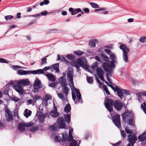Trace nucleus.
Segmentation results:
<instances>
[{
	"instance_id": "cd10ccee",
	"label": "nucleus",
	"mask_w": 146,
	"mask_h": 146,
	"mask_svg": "<svg viewBox=\"0 0 146 146\" xmlns=\"http://www.w3.org/2000/svg\"><path fill=\"white\" fill-rule=\"evenodd\" d=\"M64 118L66 122L68 124L70 123L71 120V114H66L64 116Z\"/></svg>"
},
{
	"instance_id": "9b49d317",
	"label": "nucleus",
	"mask_w": 146,
	"mask_h": 146,
	"mask_svg": "<svg viewBox=\"0 0 146 146\" xmlns=\"http://www.w3.org/2000/svg\"><path fill=\"white\" fill-rule=\"evenodd\" d=\"M124 104H125L124 103L120 102L119 100H116L114 102V107L115 110L118 111H120Z\"/></svg>"
},
{
	"instance_id": "4c0bfd02",
	"label": "nucleus",
	"mask_w": 146,
	"mask_h": 146,
	"mask_svg": "<svg viewBox=\"0 0 146 146\" xmlns=\"http://www.w3.org/2000/svg\"><path fill=\"white\" fill-rule=\"evenodd\" d=\"M78 61H75L72 64V65L73 66L76 67V68L80 67V66L78 60Z\"/></svg>"
},
{
	"instance_id": "c756f323",
	"label": "nucleus",
	"mask_w": 146,
	"mask_h": 146,
	"mask_svg": "<svg viewBox=\"0 0 146 146\" xmlns=\"http://www.w3.org/2000/svg\"><path fill=\"white\" fill-rule=\"evenodd\" d=\"M18 129L20 131H24L25 129V127L24 123H20L17 127Z\"/></svg>"
},
{
	"instance_id": "aec40b11",
	"label": "nucleus",
	"mask_w": 146,
	"mask_h": 146,
	"mask_svg": "<svg viewBox=\"0 0 146 146\" xmlns=\"http://www.w3.org/2000/svg\"><path fill=\"white\" fill-rule=\"evenodd\" d=\"M54 109L52 110L50 113V115L54 117H58L59 113L57 112V109L56 106H54Z\"/></svg>"
},
{
	"instance_id": "72a5a7b5",
	"label": "nucleus",
	"mask_w": 146,
	"mask_h": 146,
	"mask_svg": "<svg viewBox=\"0 0 146 146\" xmlns=\"http://www.w3.org/2000/svg\"><path fill=\"white\" fill-rule=\"evenodd\" d=\"M112 70H111L110 72H106L108 73H107L106 74V77L107 79V80L109 82L110 84H112V81L111 79L110 78V76H111V72Z\"/></svg>"
},
{
	"instance_id": "de8ad7c7",
	"label": "nucleus",
	"mask_w": 146,
	"mask_h": 146,
	"mask_svg": "<svg viewBox=\"0 0 146 146\" xmlns=\"http://www.w3.org/2000/svg\"><path fill=\"white\" fill-rule=\"evenodd\" d=\"M120 133L121 137L125 139L126 137V133L124 131L120 130Z\"/></svg>"
},
{
	"instance_id": "052dcab7",
	"label": "nucleus",
	"mask_w": 146,
	"mask_h": 146,
	"mask_svg": "<svg viewBox=\"0 0 146 146\" xmlns=\"http://www.w3.org/2000/svg\"><path fill=\"white\" fill-rule=\"evenodd\" d=\"M143 104L144 106H143L142 104H141V108L143 109L144 112H146V103L145 102H143Z\"/></svg>"
},
{
	"instance_id": "3c124183",
	"label": "nucleus",
	"mask_w": 146,
	"mask_h": 146,
	"mask_svg": "<svg viewBox=\"0 0 146 146\" xmlns=\"http://www.w3.org/2000/svg\"><path fill=\"white\" fill-rule=\"evenodd\" d=\"M61 62H65L67 64L68 63V61L63 56H61V59L60 60Z\"/></svg>"
},
{
	"instance_id": "f257e3e1",
	"label": "nucleus",
	"mask_w": 146,
	"mask_h": 146,
	"mask_svg": "<svg viewBox=\"0 0 146 146\" xmlns=\"http://www.w3.org/2000/svg\"><path fill=\"white\" fill-rule=\"evenodd\" d=\"M110 58L112 61H108V62H104L103 64V68L106 72H110L115 67L114 63L117 62V57L115 54L111 53L110 54Z\"/></svg>"
},
{
	"instance_id": "774afa93",
	"label": "nucleus",
	"mask_w": 146,
	"mask_h": 146,
	"mask_svg": "<svg viewBox=\"0 0 146 146\" xmlns=\"http://www.w3.org/2000/svg\"><path fill=\"white\" fill-rule=\"evenodd\" d=\"M0 62L1 63H8V62H7L6 59L3 58H0Z\"/></svg>"
},
{
	"instance_id": "e2e57ef3",
	"label": "nucleus",
	"mask_w": 146,
	"mask_h": 146,
	"mask_svg": "<svg viewBox=\"0 0 146 146\" xmlns=\"http://www.w3.org/2000/svg\"><path fill=\"white\" fill-rule=\"evenodd\" d=\"M58 96L59 98L62 99L63 101L65 99V98L63 95L61 93H58Z\"/></svg>"
},
{
	"instance_id": "c85d7f7f",
	"label": "nucleus",
	"mask_w": 146,
	"mask_h": 146,
	"mask_svg": "<svg viewBox=\"0 0 146 146\" xmlns=\"http://www.w3.org/2000/svg\"><path fill=\"white\" fill-rule=\"evenodd\" d=\"M138 139L140 141H143L145 140L146 139V133H144L138 137Z\"/></svg>"
},
{
	"instance_id": "a19ab883",
	"label": "nucleus",
	"mask_w": 146,
	"mask_h": 146,
	"mask_svg": "<svg viewBox=\"0 0 146 146\" xmlns=\"http://www.w3.org/2000/svg\"><path fill=\"white\" fill-rule=\"evenodd\" d=\"M90 4L91 7L94 8H99L98 5L96 3L93 2H90Z\"/></svg>"
},
{
	"instance_id": "338daca9",
	"label": "nucleus",
	"mask_w": 146,
	"mask_h": 146,
	"mask_svg": "<svg viewBox=\"0 0 146 146\" xmlns=\"http://www.w3.org/2000/svg\"><path fill=\"white\" fill-rule=\"evenodd\" d=\"M56 84L55 82H53L52 83H49L48 84V86L50 87H54L56 85Z\"/></svg>"
},
{
	"instance_id": "c9c22d12",
	"label": "nucleus",
	"mask_w": 146,
	"mask_h": 146,
	"mask_svg": "<svg viewBox=\"0 0 146 146\" xmlns=\"http://www.w3.org/2000/svg\"><path fill=\"white\" fill-rule=\"evenodd\" d=\"M98 42L97 40H92L89 43V45L91 47H94L95 46V44Z\"/></svg>"
},
{
	"instance_id": "f704fd0d",
	"label": "nucleus",
	"mask_w": 146,
	"mask_h": 146,
	"mask_svg": "<svg viewBox=\"0 0 146 146\" xmlns=\"http://www.w3.org/2000/svg\"><path fill=\"white\" fill-rule=\"evenodd\" d=\"M62 87V90H63L64 93L65 94L66 96L68 94V92L70 90V89L69 88L66 86Z\"/></svg>"
},
{
	"instance_id": "bf43d9fd",
	"label": "nucleus",
	"mask_w": 146,
	"mask_h": 146,
	"mask_svg": "<svg viewBox=\"0 0 146 146\" xmlns=\"http://www.w3.org/2000/svg\"><path fill=\"white\" fill-rule=\"evenodd\" d=\"M139 41L142 42H146V36H143L141 37L139 39Z\"/></svg>"
},
{
	"instance_id": "f3484780",
	"label": "nucleus",
	"mask_w": 146,
	"mask_h": 146,
	"mask_svg": "<svg viewBox=\"0 0 146 146\" xmlns=\"http://www.w3.org/2000/svg\"><path fill=\"white\" fill-rule=\"evenodd\" d=\"M52 68L51 66H46L42 69H39L36 70H34L35 74H44V71H47Z\"/></svg>"
},
{
	"instance_id": "a878e982",
	"label": "nucleus",
	"mask_w": 146,
	"mask_h": 146,
	"mask_svg": "<svg viewBox=\"0 0 146 146\" xmlns=\"http://www.w3.org/2000/svg\"><path fill=\"white\" fill-rule=\"evenodd\" d=\"M59 66V64L58 63H56L51 66V67H52V68L54 70H55L56 72L58 73L60 72Z\"/></svg>"
},
{
	"instance_id": "9d476101",
	"label": "nucleus",
	"mask_w": 146,
	"mask_h": 146,
	"mask_svg": "<svg viewBox=\"0 0 146 146\" xmlns=\"http://www.w3.org/2000/svg\"><path fill=\"white\" fill-rule=\"evenodd\" d=\"M78 60L81 66L85 69H88L89 66L87 64V60L85 57H82L81 58H78Z\"/></svg>"
},
{
	"instance_id": "49530a36",
	"label": "nucleus",
	"mask_w": 146,
	"mask_h": 146,
	"mask_svg": "<svg viewBox=\"0 0 146 146\" xmlns=\"http://www.w3.org/2000/svg\"><path fill=\"white\" fill-rule=\"evenodd\" d=\"M74 53L77 55L81 56L83 54L84 52L80 50H76L74 52Z\"/></svg>"
},
{
	"instance_id": "1a4fd4ad",
	"label": "nucleus",
	"mask_w": 146,
	"mask_h": 146,
	"mask_svg": "<svg viewBox=\"0 0 146 146\" xmlns=\"http://www.w3.org/2000/svg\"><path fill=\"white\" fill-rule=\"evenodd\" d=\"M56 123V124L59 129H64L66 128L65 123L63 117H58Z\"/></svg>"
},
{
	"instance_id": "8fccbe9b",
	"label": "nucleus",
	"mask_w": 146,
	"mask_h": 146,
	"mask_svg": "<svg viewBox=\"0 0 146 146\" xmlns=\"http://www.w3.org/2000/svg\"><path fill=\"white\" fill-rule=\"evenodd\" d=\"M87 79L88 83L90 84H92L93 83V77H90L88 78L87 77Z\"/></svg>"
},
{
	"instance_id": "ddd939ff",
	"label": "nucleus",
	"mask_w": 146,
	"mask_h": 146,
	"mask_svg": "<svg viewBox=\"0 0 146 146\" xmlns=\"http://www.w3.org/2000/svg\"><path fill=\"white\" fill-rule=\"evenodd\" d=\"M5 115L7 120L8 121H12L13 117L11 111L7 108L5 109Z\"/></svg>"
},
{
	"instance_id": "393cba45",
	"label": "nucleus",
	"mask_w": 146,
	"mask_h": 146,
	"mask_svg": "<svg viewBox=\"0 0 146 146\" xmlns=\"http://www.w3.org/2000/svg\"><path fill=\"white\" fill-rule=\"evenodd\" d=\"M13 82H10L6 85V88L3 91V94L5 95H7L9 96L8 94L9 91V86L10 85H13Z\"/></svg>"
},
{
	"instance_id": "dca6fc26",
	"label": "nucleus",
	"mask_w": 146,
	"mask_h": 146,
	"mask_svg": "<svg viewBox=\"0 0 146 146\" xmlns=\"http://www.w3.org/2000/svg\"><path fill=\"white\" fill-rule=\"evenodd\" d=\"M69 11L70 12H71V14L72 15H74L79 12H81V14L82 15H83L84 13V12L82 11L81 9L80 8L74 9L73 8L70 7L69 9Z\"/></svg>"
},
{
	"instance_id": "6ab92c4d",
	"label": "nucleus",
	"mask_w": 146,
	"mask_h": 146,
	"mask_svg": "<svg viewBox=\"0 0 146 146\" xmlns=\"http://www.w3.org/2000/svg\"><path fill=\"white\" fill-rule=\"evenodd\" d=\"M62 140L61 142V144L64 146H68L66 144L67 143L68 135L65 132L62 134Z\"/></svg>"
},
{
	"instance_id": "5fc2aeb1",
	"label": "nucleus",
	"mask_w": 146,
	"mask_h": 146,
	"mask_svg": "<svg viewBox=\"0 0 146 146\" xmlns=\"http://www.w3.org/2000/svg\"><path fill=\"white\" fill-rule=\"evenodd\" d=\"M14 17L13 15H6L5 17V19L6 21H8L9 20L11 19Z\"/></svg>"
},
{
	"instance_id": "ea45409f",
	"label": "nucleus",
	"mask_w": 146,
	"mask_h": 146,
	"mask_svg": "<svg viewBox=\"0 0 146 146\" xmlns=\"http://www.w3.org/2000/svg\"><path fill=\"white\" fill-rule=\"evenodd\" d=\"M125 130L126 131V133H127L129 134H133V131L132 130L129 129L128 127L127 126L125 127Z\"/></svg>"
},
{
	"instance_id": "bb28decb",
	"label": "nucleus",
	"mask_w": 146,
	"mask_h": 146,
	"mask_svg": "<svg viewBox=\"0 0 146 146\" xmlns=\"http://www.w3.org/2000/svg\"><path fill=\"white\" fill-rule=\"evenodd\" d=\"M96 73L98 76L103 75L104 71L101 67H98L96 69Z\"/></svg>"
},
{
	"instance_id": "0e129e2a",
	"label": "nucleus",
	"mask_w": 146,
	"mask_h": 146,
	"mask_svg": "<svg viewBox=\"0 0 146 146\" xmlns=\"http://www.w3.org/2000/svg\"><path fill=\"white\" fill-rule=\"evenodd\" d=\"M24 124L25 126L28 127L32 126L34 124V123H33L29 122L26 123H24Z\"/></svg>"
},
{
	"instance_id": "13d9d810",
	"label": "nucleus",
	"mask_w": 146,
	"mask_h": 146,
	"mask_svg": "<svg viewBox=\"0 0 146 146\" xmlns=\"http://www.w3.org/2000/svg\"><path fill=\"white\" fill-rule=\"evenodd\" d=\"M38 129V127H31L29 129V130L32 132H33L35 131H36Z\"/></svg>"
},
{
	"instance_id": "09e8293b",
	"label": "nucleus",
	"mask_w": 146,
	"mask_h": 146,
	"mask_svg": "<svg viewBox=\"0 0 146 146\" xmlns=\"http://www.w3.org/2000/svg\"><path fill=\"white\" fill-rule=\"evenodd\" d=\"M66 57L70 60H72L75 59V56L72 55L68 54L67 55Z\"/></svg>"
},
{
	"instance_id": "6e6d98bb",
	"label": "nucleus",
	"mask_w": 146,
	"mask_h": 146,
	"mask_svg": "<svg viewBox=\"0 0 146 146\" xmlns=\"http://www.w3.org/2000/svg\"><path fill=\"white\" fill-rule=\"evenodd\" d=\"M12 67L15 70H17V69H18L21 68H25V69L26 68H25L24 67H23L19 66L13 65V66Z\"/></svg>"
},
{
	"instance_id": "2f4dec72",
	"label": "nucleus",
	"mask_w": 146,
	"mask_h": 146,
	"mask_svg": "<svg viewBox=\"0 0 146 146\" xmlns=\"http://www.w3.org/2000/svg\"><path fill=\"white\" fill-rule=\"evenodd\" d=\"M71 110V106L70 104L68 103L66 105L64 108V111L66 113H68Z\"/></svg>"
},
{
	"instance_id": "7ed1b4c3",
	"label": "nucleus",
	"mask_w": 146,
	"mask_h": 146,
	"mask_svg": "<svg viewBox=\"0 0 146 146\" xmlns=\"http://www.w3.org/2000/svg\"><path fill=\"white\" fill-rule=\"evenodd\" d=\"M73 88L74 91L76 93L78 98L77 99H76V97L75 94H72V98L73 100L75 102V104H77L78 103L82 104L83 103V101L82 98L81 94L79 90L77 88H76L74 87V88Z\"/></svg>"
},
{
	"instance_id": "a211bd4d",
	"label": "nucleus",
	"mask_w": 146,
	"mask_h": 146,
	"mask_svg": "<svg viewBox=\"0 0 146 146\" xmlns=\"http://www.w3.org/2000/svg\"><path fill=\"white\" fill-rule=\"evenodd\" d=\"M36 116H38V119L40 123H44L46 116L44 114L41 113H38V111H37Z\"/></svg>"
},
{
	"instance_id": "f03ea898",
	"label": "nucleus",
	"mask_w": 146,
	"mask_h": 146,
	"mask_svg": "<svg viewBox=\"0 0 146 146\" xmlns=\"http://www.w3.org/2000/svg\"><path fill=\"white\" fill-rule=\"evenodd\" d=\"M30 84V82L28 79L23 80H20L17 82V84L13 86L14 89L18 92L20 95L23 94L24 91L22 87L25 86L29 85Z\"/></svg>"
},
{
	"instance_id": "412c9836",
	"label": "nucleus",
	"mask_w": 146,
	"mask_h": 146,
	"mask_svg": "<svg viewBox=\"0 0 146 146\" xmlns=\"http://www.w3.org/2000/svg\"><path fill=\"white\" fill-rule=\"evenodd\" d=\"M44 75L47 77L49 81L54 82L56 80L55 77L51 73L46 74H44Z\"/></svg>"
},
{
	"instance_id": "864d4df0",
	"label": "nucleus",
	"mask_w": 146,
	"mask_h": 146,
	"mask_svg": "<svg viewBox=\"0 0 146 146\" xmlns=\"http://www.w3.org/2000/svg\"><path fill=\"white\" fill-rule=\"evenodd\" d=\"M102 57L104 58V60L106 61L105 62H108L109 61V58L105 54H102Z\"/></svg>"
},
{
	"instance_id": "5701e85b",
	"label": "nucleus",
	"mask_w": 146,
	"mask_h": 146,
	"mask_svg": "<svg viewBox=\"0 0 146 146\" xmlns=\"http://www.w3.org/2000/svg\"><path fill=\"white\" fill-rule=\"evenodd\" d=\"M59 81L61 84L62 87L65 86L67 85L66 80L64 78V76H61L59 78Z\"/></svg>"
},
{
	"instance_id": "58836bf2",
	"label": "nucleus",
	"mask_w": 146,
	"mask_h": 146,
	"mask_svg": "<svg viewBox=\"0 0 146 146\" xmlns=\"http://www.w3.org/2000/svg\"><path fill=\"white\" fill-rule=\"evenodd\" d=\"M127 120H128V122H126L127 123L130 125L134 126L135 121L134 120L133 118Z\"/></svg>"
},
{
	"instance_id": "4be33fe9",
	"label": "nucleus",
	"mask_w": 146,
	"mask_h": 146,
	"mask_svg": "<svg viewBox=\"0 0 146 146\" xmlns=\"http://www.w3.org/2000/svg\"><path fill=\"white\" fill-rule=\"evenodd\" d=\"M80 143V141L78 145L77 141L73 139L70 142H67L66 145L68 146H79V144Z\"/></svg>"
},
{
	"instance_id": "2eb2a0df",
	"label": "nucleus",
	"mask_w": 146,
	"mask_h": 146,
	"mask_svg": "<svg viewBox=\"0 0 146 146\" xmlns=\"http://www.w3.org/2000/svg\"><path fill=\"white\" fill-rule=\"evenodd\" d=\"M17 73L19 75L29 74H35L34 70L25 71L23 70H18Z\"/></svg>"
},
{
	"instance_id": "c03bdc74",
	"label": "nucleus",
	"mask_w": 146,
	"mask_h": 146,
	"mask_svg": "<svg viewBox=\"0 0 146 146\" xmlns=\"http://www.w3.org/2000/svg\"><path fill=\"white\" fill-rule=\"evenodd\" d=\"M62 138L59 137V136H56L54 139V141L55 142H60L62 140Z\"/></svg>"
},
{
	"instance_id": "603ef678",
	"label": "nucleus",
	"mask_w": 146,
	"mask_h": 146,
	"mask_svg": "<svg viewBox=\"0 0 146 146\" xmlns=\"http://www.w3.org/2000/svg\"><path fill=\"white\" fill-rule=\"evenodd\" d=\"M54 13V12H51L48 13L46 11H42L41 13H39V14L40 15V16H42L46 15L48 13Z\"/></svg>"
},
{
	"instance_id": "4d7b16f0",
	"label": "nucleus",
	"mask_w": 146,
	"mask_h": 146,
	"mask_svg": "<svg viewBox=\"0 0 146 146\" xmlns=\"http://www.w3.org/2000/svg\"><path fill=\"white\" fill-rule=\"evenodd\" d=\"M11 99L15 102H18L19 101V99L17 97L15 96L12 97Z\"/></svg>"
},
{
	"instance_id": "6e6552de",
	"label": "nucleus",
	"mask_w": 146,
	"mask_h": 146,
	"mask_svg": "<svg viewBox=\"0 0 146 146\" xmlns=\"http://www.w3.org/2000/svg\"><path fill=\"white\" fill-rule=\"evenodd\" d=\"M118 94V96L121 99H122L125 98L124 94H129L130 92L127 90L120 89L119 88L116 91Z\"/></svg>"
},
{
	"instance_id": "20e7f679",
	"label": "nucleus",
	"mask_w": 146,
	"mask_h": 146,
	"mask_svg": "<svg viewBox=\"0 0 146 146\" xmlns=\"http://www.w3.org/2000/svg\"><path fill=\"white\" fill-rule=\"evenodd\" d=\"M119 48L122 50L123 54L122 55L123 60L126 63L128 62V53L129 52V49L127 48L125 44H121L119 46Z\"/></svg>"
},
{
	"instance_id": "f8f14e48",
	"label": "nucleus",
	"mask_w": 146,
	"mask_h": 146,
	"mask_svg": "<svg viewBox=\"0 0 146 146\" xmlns=\"http://www.w3.org/2000/svg\"><path fill=\"white\" fill-rule=\"evenodd\" d=\"M112 121L115 125L118 128L121 127L120 120V116L118 114H116L113 116L112 118Z\"/></svg>"
},
{
	"instance_id": "4468645a",
	"label": "nucleus",
	"mask_w": 146,
	"mask_h": 146,
	"mask_svg": "<svg viewBox=\"0 0 146 146\" xmlns=\"http://www.w3.org/2000/svg\"><path fill=\"white\" fill-rule=\"evenodd\" d=\"M137 140V137L135 134H129L128 135L127 141L129 143L135 144Z\"/></svg>"
},
{
	"instance_id": "79ce46f5",
	"label": "nucleus",
	"mask_w": 146,
	"mask_h": 146,
	"mask_svg": "<svg viewBox=\"0 0 146 146\" xmlns=\"http://www.w3.org/2000/svg\"><path fill=\"white\" fill-rule=\"evenodd\" d=\"M49 3L48 0H43V1L41 2L40 3V5L41 6H43L44 4L47 5Z\"/></svg>"
},
{
	"instance_id": "680f3d73",
	"label": "nucleus",
	"mask_w": 146,
	"mask_h": 146,
	"mask_svg": "<svg viewBox=\"0 0 146 146\" xmlns=\"http://www.w3.org/2000/svg\"><path fill=\"white\" fill-rule=\"evenodd\" d=\"M50 96L49 94H47L45 96V99L44 100L46 101V104L47 103V101L50 99Z\"/></svg>"
},
{
	"instance_id": "37998d69",
	"label": "nucleus",
	"mask_w": 146,
	"mask_h": 146,
	"mask_svg": "<svg viewBox=\"0 0 146 146\" xmlns=\"http://www.w3.org/2000/svg\"><path fill=\"white\" fill-rule=\"evenodd\" d=\"M48 55L46 56L45 57L42 58L41 60V65H42L47 63L46 58L48 57Z\"/></svg>"
},
{
	"instance_id": "473e14b6",
	"label": "nucleus",
	"mask_w": 146,
	"mask_h": 146,
	"mask_svg": "<svg viewBox=\"0 0 146 146\" xmlns=\"http://www.w3.org/2000/svg\"><path fill=\"white\" fill-rule=\"evenodd\" d=\"M58 128V127L55 123L54 125H51L49 129L51 131L55 132Z\"/></svg>"
},
{
	"instance_id": "39448f33",
	"label": "nucleus",
	"mask_w": 146,
	"mask_h": 146,
	"mask_svg": "<svg viewBox=\"0 0 146 146\" xmlns=\"http://www.w3.org/2000/svg\"><path fill=\"white\" fill-rule=\"evenodd\" d=\"M114 103L112 100L109 98H106L105 100L104 104L106 108L110 112H112L113 110V106Z\"/></svg>"
},
{
	"instance_id": "7c9ffc66",
	"label": "nucleus",
	"mask_w": 146,
	"mask_h": 146,
	"mask_svg": "<svg viewBox=\"0 0 146 146\" xmlns=\"http://www.w3.org/2000/svg\"><path fill=\"white\" fill-rule=\"evenodd\" d=\"M31 111L27 109H26L24 112V115L26 118L30 116L31 114Z\"/></svg>"
},
{
	"instance_id": "b1692460",
	"label": "nucleus",
	"mask_w": 146,
	"mask_h": 146,
	"mask_svg": "<svg viewBox=\"0 0 146 146\" xmlns=\"http://www.w3.org/2000/svg\"><path fill=\"white\" fill-rule=\"evenodd\" d=\"M33 86H36L40 88L42 87L41 81L38 78H36L34 83Z\"/></svg>"
},
{
	"instance_id": "a18cd8bd",
	"label": "nucleus",
	"mask_w": 146,
	"mask_h": 146,
	"mask_svg": "<svg viewBox=\"0 0 146 146\" xmlns=\"http://www.w3.org/2000/svg\"><path fill=\"white\" fill-rule=\"evenodd\" d=\"M115 85L114 84H110L108 85V86L111 87L114 92H116V91L118 88V87L117 86H115V88L112 85Z\"/></svg>"
},
{
	"instance_id": "0eeeda50",
	"label": "nucleus",
	"mask_w": 146,
	"mask_h": 146,
	"mask_svg": "<svg viewBox=\"0 0 146 146\" xmlns=\"http://www.w3.org/2000/svg\"><path fill=\"white\" fill-rule=\"evenodd\" d=\"M73 72L71 70H69L67 73V80L68 81V83L71 87L74 88V85L73 81Z\"/></svg>"
},
{
	"instance_id": "423d86ee",
	"label": "nucleus",
	"mask_w": 146,
	"mask_h": 146,
	"mask_svg": "<svg viewBox=\"0 0 146 146\" xmlns=\"http://www.w3.org/2000/svg\"><path fill=\"white\" fill-rule=\"evenodd\" d=\"M122 116L123 120L125 122L126 119L134 118V115L131 111H129L128 110H125V112L122 114Z\"/></svg>"
},
{
	"instance_id": "e433bc0d",
	"label": "nucleus",
	"mask_w": 146,
	"mask_h": 146,
	"mask_svg": "<svg viewBox=\"0 0 146 146\" xmlns=\"http://www.w3.org/2000/svg\"><path fill=\"white\" fill-rule=\"evenodd\" d=\"M72 131H71L70 130H69V137H68V139L67 140V142H70L72 140V139H73V137L72 133Z\"/></svg>"
},
{
	"instance_id": "69168bd1",
	"label": "nucleus",
	"mask_w": 146,
	"mask_h": 146,
	"mask_svg": "<svg viewBox=\"0 0 146 146\" xmlns=\"http://www.w3.org/2000/svg\"><path fill=\"white\" fill-rule=\"evenodd\" d=\"M34 89L33 90V91L34 93H36L38 91V90L40 88L36 87V86H33Z\"/></svg>"
}]
</instances>
